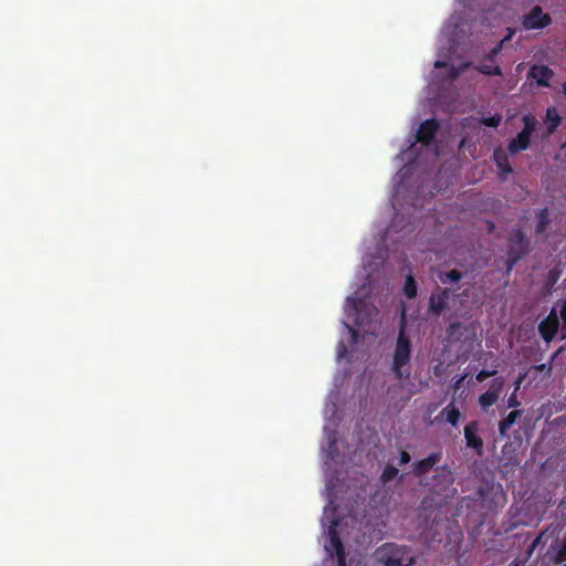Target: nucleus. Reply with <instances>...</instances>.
I'll use <instances>...</instances> for the list:
<instances>
[{
  "label": "nucleus",
  "instance_id": "2f4dec72",
  "mask_svg": "<svg viewBox=\"0 0 566 566\" xmlns=\"http://www.w3.org/2000/svg\"><path fill=\"white\" fill-rule=\"evenodd\" d=\"M525 377H526V374H525V373H524V374H520V375H518L517 379H516V380H515V382H514V390H515V391L520 390L521 385H522V382L524 381Z\"/></svg>",
  "mask_w": 566,
  "mask_h": 566
},
{
  "label": "nucleus",
  "instance_id": "5701e85b",
  "mask_svg": "<svg viewBox=\"0 0 566 566\" xmlns=\"http://www.w3.org/2000/svg\"><path fill=\"white\" fill-rule=\"evenodd\" d=\"M399 473V470L395 468L394 465L387 464L380 475V482L382 484H387L388 482L392 481Z\"/></svg>",
  "mask_w": 566,
  "mask_h": 566
},
{
  "label": "nucleus",
  "instance_id": "f257e3e1",
  "mask_svg": "<svg viewBox=\"0 0 566 566\" xmlns=\"http://www.w3.org/2000/svg\"><path fill=\"white\" fill-rule=\"evenodd\" d=\"M560 328V338L566 339V298L559 300L548 315L538 324V333L549 344Z\"/></svg>",
  "mask_w": 566,
  "mask_h": 566
},
{
  "label": "nucleus",
  "instance_id": "c85d7f7f",
  "mask_svg": "<svg viewBox=\"0 0 566 566\" xmlns=\"http://www.w3.org/2000/svg\"><path fill=\"white\" fill-rule=\"evenodd\" d=\"M410 460H411L410 454L407 451L402 450L399 454V465H405V464L409 463Z\"/></svg>",
  "mask_w": 566,
  "mask_h": 566
},
{
  "label": "nucleus",
  "instance_id": "9d476101",
  "mask_svg": "<svg viewBox=\"0 0 566 566\" xmlns=\"http://www.w3.org/2000/svg\"><path fill=\"white\" fill-rule=\"evenodd\" d=\"M442 459V452H432L427 458L412 463V472L417 478L424 476L429 473Z\"/></svg>",
  "mask_w": 566,
  "mask_h": 566
},
{
  "label": "nucleus",
  "instance_id": "4c0bfd02",
  "mask_svg": "<svg viewBox=\"0 0 566 566\" xmlns=\"http://www.w3.org/2000/svg\"><path fill=\"white\" fill-rule=\"evenodd\" d=\"M467 375H463L460 377L459 380H457L455 382V388H459L461 386V384L463 382V380L465 379Z\"/></svg>",
  "mask_w": 566,
  "mask_h": 566
},
{
  "label": "nucleus",
  "instance_id": "7c9ffc66",
  "mask_svg": "<svg viewBox=\"0 0 566 566\" xmlns=\"http://www.w3.org/2000/svg\"><path fill=\"white\" fill-rule=\"evenodd\" d=\"M492 491V486H489V485H485V486H481V489L479 490V493L481 495V500L482 501H485L486 500V496H488V493Z\"/></svg>",
  "mask_w": 566,
  "mask_h": 566
},
{
  "label": "nucleus",
  "instance_id": "37998d69",
  "mask_svg": "<svg viewBox=\"0 0 566 566\" xmlns=\"http://www.w3.org/2000/svg\"><path fill=\"white\" fill-rule=\"evenodd\" d=\"M563 94L566 96V82L563 84Z\"/></svg>",
  "mask_w": 566,
  "mask_h": 566
},
{
  "label": "nucleus",
  "instance_id": "f704fd0d",
  "mask_svg": "<svg viewBox=\"0 0 566 566\" xmlns=\"http://www.w3.org/2000/svg\"><path fill=\"white\" fill-rule=\"evenodd\" d=\"M507 31H509V32H507V34H506V35L501 40V41H502V43H505V42H507V41H511V40H512V38H513V35H514V33H515V30H514V29H507Z\"/></svg>",
  "mask_w": 566,
  "mask_h": 566
},
{
  "label": "nucleus",
  "instance_id": "58836bf2",
  "mask_svg": "<svg viewBox=\"0 0 566 566\" xmlns=\"http://www.w3.org/2000/svg\"><path fill=\"white\" fill-rule=\"evenodd\" d=\"M434 66H436L437 69H439V67L444 66V63H443V62H441V61H437V62L434 63Z\"/></svg>",
  "mask_w": 566,
  "mask_h": 566
},
{
  "label": "nucleus",
  "instance_id": "1a4fd4ad",
  "mask_svg": "<svg viewBox=\"0 0 566 566\" xmlns=\"http://www.w3.org/2000/svg\"><path fill=\"white\" fill-rule=\"evenodd\" d=\"M478 421H471L464 427V439L468 448L473 449L476 454L483 453V440L479 436Z\"/></svg>",
  "mask_w": 566,
  "mask_h": 566
},
{
  "label": "nucleus",
  "instance_id": "423d86ee",
  "mask_svg": "<svg viewBox=\"0 0 566 566\" xmlns=\"http://www.w3.org/2000/svg\"><path fill=\"white\" fill-rule=\"evenodd\" d=\"M530 253V240L522 230L514 231L509 238L507 254L518 255L522 260Z\"/></svg>",
  "mask_w": 566,
  "mask_h": 566
},
{
  "label": "nucleus",
  "instance_id": "2eb2a0df",
  "mask_svg": "<svg viewBox=\"0 0 566 566\" xmlns=\"http://www.w3.org/2000/svg\"><path fill=\"white\" fill-rule=\"evenodd\" d=\"M545 123L547 125L546 136L553 135L562 124V117L555 107H548L546 109Z\"/></svg>",
  "mask_w": 566,
  "mask_h": 566
},
{
  "label": "nucleus",
  "instance_id": "a19ab883",
  "mask_svg": "<svg viewBox=\"0 0 566 566\" xmlns=\"http://www.w3.org/2000/svg\"><path fill=\"white\" fill-rule=\"evenodd\" d=\"M509 566H520V563H518V560L515 559V560L511 562V564Z\"/></svg>",
  "mask_w": 566,
  "mask_h": 566
},
{
  "label": "nucleus",
  "instance_id": "c756f323",
  "mask_svg": "<svg viewBox=\"0 0 566 566\" xmlns=\"http://www.w3.org/2000/svg\"><path fill=\"white\" fill-rule=\"evenodd\" d=\"M515 438V441L514 442H510V443H506L504 447H503V451L507 450L509 448H511L514 443L520 448L522 446V437L520 433H516V436L514 437Z\"/></svg>",
  "mask_w": 566,
  "mask_h": 566
},
{
  "label": "nucleus",
  "instance_id": "39448f33",
  "mask_svg": "<svg viewBox=\"0 0 566 566\" xmlns=\"http://www.w3.org/2000/svg\"><path fill=\"white\" fill-rule=\"evenodd\" d=\"M552 21L551 14L544 12L541 6L533 7L521 19L522 27L525 30H542L551 25Z\"/></svg>",
  "mask_w": 566,
  "mask_h": 566
},
{
  "label": "nucleus",
  "instance_id": "20e7f679",
  "mask_svg": "<svg viewBox=\"0 0 566 566\" xmlns=\"http://www.w3.org/2000/svg\"><path fill=\"white\" fill-rule=\"evenodd\" d=\"M347 311L348 316L353 317L354 323L359 327L369 325L378 315V310L375 305L358 297L347 298Z\"/></svg>",
  "mask_w": 566,
  "mask_h": 566
},
{
  "label": "nucleus",
  "instance_id": "7ed1b4c3",
  "mask_svg": "<svg viewBox=\"0 0 566 566\" xmlns=\"http://www.w3.org/2000/svg\"><path fill=\"white\" fill-rule=\"evenodd\" d=\"M377 558L384 566H412L416 562L410 547L396 543H386L379 547Z\"/></svg>",
  "mask_w": 566,
  "mask_h": 566
},
{
  "label": "nucleus",
  "instance_id": "412c9836",
  "mask_svg": "<svg viewBox=\"0 0 566 566\" xmlns=\"http://www.w3.org/2000/svg\"><path fill=\"white\" fill-rule=\"evenodd\" d=\"M462 279V273L458 270H451L449 272H443L439 274V280L441 283H458Z\"/></svg>",
  "mask_w": 566,
  "mask_h": 566
},
{
  "label": "nucleus",
  "instance_id": "f3484780",
  "mask_svg": "<svg viewBox=\"0 0 566 566\" xmlns=\"http://www.w3.org/2000/svg\"><path fill=\"white\" fill-rule=\"evenodd\" d=\"M523 410L515 409L511 411L504 419H502L499 423V432L501 437H506L507 431L516 422V420L522 416Z\"/></svg>",
  "mask_w": 566,
  "mask_h": 566
},
{
  "label": "nucleus",
  "instance_id": "aec40b11",
  "mask_svg": "<svg viewBox=\"0 0 566 566\" xmlns=\"http://www.w3.org/2000/svg\"><path fill=\"white\" fill-rule=\"evenodd\" d=\"M523 122V129L521 132L526 133L527 135L532 136V134L536 130L538 122L532 113L525 114L522 117Z\"/></svg>",
  "mask_w": 566,
  "mask_h": 566
},
{
  "label": "nucleus",
  "instance_id": "72a5a7b5",
  "mask_svg": "<svg viewBox=\"0 0 566 566\" xmlns=\"http://www.w3.org/2000/svg\"><path fill=\"white\" fill-rule=\"evenodd\" d=\"M557 279H558V274L555 273L554 271H549V273H548V283L551 285H554L556 283Z\"/></svg>",
  "mask_w": 566,
  "mask_h": 566
},
{
  "label": "nucleus",
  "instance_id": "4be33fe9",
  "mask_svg": "<svg viewBox=\"0 0 566 566\" xmlns=\"http://www.w3.org/2000/svg\"><path fill=\"white\" fill-rule=\"evenodd\" d=\"M403 293L407 298H415L417 296V282L411 275H408L406 279Z\"/></svg>",
  "mask_w": 566,
  "mask_h": 566
},
{
  "label": "nucleus",
  "instance_id": "393cba45",
  "mask_svg": "<svg viewBox=\"0 0 566 566\" xmlns=\"http://www.w3.org/2000/svg\"><path fill=\"white\" fill-rule=\"evenodd\" d=\"M501 122H502V116L500 114H495V115L490 116V117H483L481 119V123L484 126L493 127V128H496L497 126H500Z\"/></svg>",
  "mask_w": 566,
  "mask_h": 566
},
{
  "label": "nucleus",
  "instance_id": "f8f14e48",
  "mask_svg": "<svg viewBox=\"0 0 566 566\" xmlns=\"http://www.w3.org/2000/svg\"><path fill=\"white\" fill-rule=\"evenodd\" d=\"M554 72L546 65H533L528 71V77L536 81L542 87H549V81Z\"/></svg>",
  "mask_w": 566,
  "mask_h": 566
},
{
  "label": "nucleus",
  "instance_id": "f03ea898",
  "mask_svg": "<svg viewBox=\"0 0 566 566\" xmlns=\"http://www.w3.org/2000/svg\"><path fill=\"white\" fill-rule=\"evenodd\" d=\"M411 343L406 335L405 324L399 328V334L394 352L392 371L397 379H408L410 377Z\"/></svg>",
  "mask_w": 566,
  "mask_h": 566
},
{
  "label": "nucleus",
  "instance_id": "a211bd4d",
  "mask_svg": "<svg viewBox=\"0 0 566 566\" xmlns=\"http://www.w3.org/2000/svg\"><path fill=\"white\" fill-rule=\"evenodd\" d=\"M440 415L444 416L447 422H449L453 427L458 426L460 418H461V412L454 406V401H451L447 407H444L442 409V411L440 412Z\"/></svg>",
  "mask_w": 566,
  "mask_h": 566
},
{
  "label": "nucleus",
  "instance_id": "79ce46f5",
  "mask_svg": "<svg viewBox=\"0 0 566 566\" xmlns=\"http://www.w3.org/2000/svg\"><path fill=\"white\" fill-rule=\"evenodd\" d=\"M348 328H349V332L353 334V336L356 337V335H357L356 331L349 326H348Z\"/></svg>",
  "mask_w": 566,
  "mask_h": 566
},
{
  "label": "nucleus",
  "instance_id": "473e14b6",
  "mask_svg": "<svg viewBox=\"0 0 566 566\" xmlns=\"http://www.w3.org/2000/svg\"><path fill=\"white\" fill-rule=\"evenodd\" d=\"M534 369H536L537 371H551L552 370V365L539 364V365L534 366Z\"/></svg>",
  "mask_w": 566,
  "mask_h": 566
},
{
  "label": "nucleus",
  "instance_id": "4468645a",
  "mask_svg": "<svg viewBox=\"0 0 566 566\" xmlns=\"http://www.w3.org/2000/svg\"><path fill=\"white\" fill-rule=\"evenodd\" d=\"M531 144V136L526 133L520 132L515 138H513L507 146L511 154H516L522 150H526Z\"/></svg>",
  "mask_w": 566,
  "mask_h": 566
},
{
  "label": "nucleus",
  "instance_id": "6e6552de",
  "mask_svg": "<svg viewBox=\"0 0 566 566\" xmlns=\"http://www.w3.org/2000/svg\"><path fill=\"white\" fill-rule=\"evenodd\" d=\"M504 387V379L497 377L493 379L489 389L479 397V405L482 409L486 410L499 400Z\"/></svg>",
  "mask_w": 566,
  "mask_h": 566
},
{
  "label": "nucleus",
  "instance_id": "9b49d317",
  "mask_svg": "<svg viewBox=\"0 0 566 566\" xmlns=\"http://www.w3.org/2000/svg\"><path fill=\"white\" fill-rule=\"evenodd\" d=\"M439 127L440 125L437 119H426L420 124L417 130V140L426 146L430 145L431 142L436 138Z\"/></svg>",
  "mask_w": 566,
  "mask_h": 566
},
{
  "label": "nucleus",
  "instance_id": "c9c22d12",
  "mask_svg": "<svg viewBox=\"0 0 566 566\" xmlns=\"http://www.w3.org/2000/svg\"><path fill=\"white\" fill-rule=\"evenodd\" d=\"M497 54H499V53L496 52V50L492 49V50L488 53V56H486V57H488V60H489V61H494V59L497 56Z\"/></svg>",
  "mask_w": 566,
  "mask_h": 566
},
{
  "label": "nucleus",
  "instance_id": "ddd939ff",
  "mask_svg": "<svg viewBox=\"0 0 566 566\" xmlns=\"http://www.w3.org/2000/svg\"><path fill=\"white\" fill-rule=\"evenodd\" d=\"M337 522H334V525L329 527L328 534H329V543L331 546L335 549L337 563L345 562L346 560V553L344 545L340 541V537L336 531Z\"/></svg>",
  "mask_w": 566,
  "mask_h": 566
},
{
  "label": "nucleus",
  "instance_id": "a878e982",
  "mask_svg": "<svg viewBox=\"0 0 566 566\" xmlns=\"http://www.w3.org/2000/svg\"><path fill=\"white\" fill-rule=\"evenodd\" d=\"M520 256L518 255H510L507 254V259L505 261V270H506V273H511L514 269V266L517 264V262L520 261Z\"/></svg>",
  "mask_w": 566,
  "mask_h": 566
},
{
  "label": "nucleus",
  "instance_id": "bb28decb",
  "mask_svg": "<svg viewBox=\"0 0 566 566\" xmlns=\"http://www.w3.org/2000/svg\"><path fill=\"white\" fill-rule=\"evenodd\" d=\"M496 373H497V370H496V369H493V370L482 369V370H480V371L476 374L475 379H476L479 382H482V381H484L485 379H488L489 377L494 376Z\"/></svg>",
  "mask_w": 566,
  "mask_h": 566
},
{
  "label": "nucleus",
  "instance_id": "e433bc0d",
  "mask_svg": "<svg viewBox=\"0 0 566 566\" xmlns=\"http://www.w3.org/2000/svg\"><path fill=\"white\" fill-rule=\"evenodd\" d=\"M503 45H504V43H502V41H500V43H497L493 49L496 50L497 53H500L503 49Z\"/></svg>",
  "mask_w": 566,
  "mask_h": 566
},
{
  "label": "nucleus",
  "instance_id": "a18cd8bd",
  "mask_svg": "<svg viewBox=\"0 0 566 566\" xmlns=\"http://www.w3.org/2000/svg\"><path fill=\"white\" fill-rule=\"evenodd\" d=\"M560 350H562V348H560V349H558L556 353H554V355H553V359H554V358L559 354V352H560Z\"/></svg>",
  "mask_w": 566,
  "mask_h": 566
},
{
  "label": "nucleus",
  "instance_id": "6ab92c4d",
  "mask_svg": "<svg viewBox=\"0 0 566 566\" xmlns=\"http://www.w3.org/2000/svg\"><path fill=\"white\" fill-rule=\"evenodd\" d=\"M551 224L549 210L548 208H543L537 213V223L535 226L536 234H544Z\"/></svg>",
  "mask_w": 566,
  "mask_h": 566
},
{
  "label": "nucleus",
  "instance_id": "ea45409f",
  "mask_svg": "<svg viewBox=\"0 0 566 566\" xmlns=\"http://www.w3.org/2000/svg\"><path fill=\"white\" fill-rule=\"evenodd\" d=\"M444 478L448 480L449 483L452 482L451 472H448V474H446Z\"/></svg>",
  "mask_w": 566,
  "mask_h": 566
},
{
  "label": "nucleus",
  "instance_id": "0eeeda50",
  "mask_svg": "<svg viewBox=\"0 0 566 566\" xmlns=\"http://www.w3.org/2000/svg\"><path fill=\"white\" fill-rule=\"evenodd\" d=\"M451 290L438 286L429 297V312L432 315H440L449 305Z\"/></svg>",
  "mask_w": 566,
  "mask_h": 566
},
{
  "label": "nucleus",
  "instance_id": "dca6fc26",
  "mask_svg": "<svg viewBox=\"0 0 566 566\" xmlns=\"http://www.w3.org/2000/svg\"><path fill=\"white\" fill-rule=\"evenodd\" d=\"M493 159L504 177L513 172V168L510 164L507 154L505 151L501 149H495L493 154Z\"/></svg>",
  "mask_w": 566,
  "mask_h": 566
},
{
  "label": "nucleus",
  "instance_id": "b1692460",
  "mask_svg": "<svg viewBox=\"0 0 566 566\" xmlns=\"http://www.w3.org/2000/svg\"><path fill=\"white\" fill-rule=\"evenodd\" d=\"M478 71L484 75H502V69L499 65H490V64H481L478 67Z\"/></svg>",
  "mask_w": 566,
  "mask_h": 566
},
{
  "label": "nucleus",
  "instance_id": "c03bdc74",
  "mask_svg": "<svg viewBox=\"0 0 566 566\" xmlns=\"http://www.w3.org/2000/svg\"><path fill=\"white\" fill-rule=\"evenodd\" d=\"M337 566H346V560H345V562L337 563Z\"/></svg>",
  "mask_w": 566,
  "mask_h": 566
},
{
  "label": "nucleus",
  "instance_id": "cd10ccee",
  "mask_svg": "<svg viewBox=\"0 0 566 566\" xmlns=\"http://www.w3.org/2000/svg\"><path fill=\"white\" fill-rule=\"evenodd\" d=\"M521 405L520 400L517 399L516 391L514 390L513 394L510 395L507 399V407L509 408H516Z\"/></svg>",
  "mask_w": 566,
  "mask_h": 566
}]
</instances>
